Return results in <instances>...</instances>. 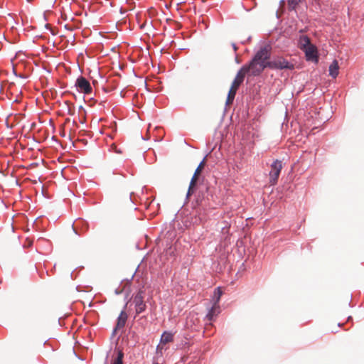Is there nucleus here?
Returning a JSON list of instances; mask_svg holds the SVG:
<instances>
[{
    "mask_svg": "<svg viewBox=\"0 0 364 364\" xmlns=\"http://www.w3.org/2000/svg\"><path fill=\"white\" fill-rule=\"evenodd\" d=\"M270 50L271 48L268 46L261 48L251 62L248 65H243L242 69H245V73L250 75H259L264 68H269Z\"/></svg>",
    "mask_w": 364,
    "mask_h": 364,
    "instance_id": "nucleus-1",
    "label": "nucleus"
},
{
    "mask_svg": "<svg viewBox=\"0 0 364 364\" xmlns=\"http://www.w3.org/2000/svg\"><path fill=\"white\" fill-rule=\"evenodd\" d=\"M269 68L277 70H294L295 64L292 61H288L283 57H277L268 63Z\"/></svg>",
    "mask_w": 364,
    "mask_h": 364,
    "instance_id": "nucleus-2",
    "label": "nucleus"
},
{
    "mask_svg": "<svg viewBox=\"0 0 364 364\" xmlns=\"http://www.w3.org/2000/svg\"><path fill=\"white\" fill-rule=\"evenodd\" d=\"M283 168L282 162L279 160H275L271 165L269 171V183L271 185H275L277 183L280 172Z\"/></svg>",
    "mask_w": 364,
    "mask_h": 364,
    "instance_id": "nucleus-3",
    "label": "nucleus"
},
{
    "mask_svg": "<svg viewBox=\"0 0 364 364\" xmlns=\"http://www.w3.org/2000/svg\"><path fill=\"white\" fill-rule=\"evenodd\" d=\"M133 302L135 305V311L136 314H139L145 311L146 305L144 301V296L142 291H139L134 296Z\"/></svg>",
    "mask_w": 364,
    "mask_h": 364,
    "instance_id": "nucleus-4",
    "label": "nucleus"
},
{
    "mask_svg": "<svg viewBox=\"0 0 364 364\" xmlns=\"http://www.w3.org/2000/svg\"><path fill=\"white\" fill-rule=\"evenodd\" d=\"M75 85L80 92L85 94H90L92 92V87L89 81L83 77L77 79Z\"/></svg>",
    "mask_w": 364,
    "mask_h": 364,
    "instance_id": "nucleus-5",
    "label": "nucleus"
},
{
    "mask_svg": "<svg viewBox=\"0 0 364 364\" xmlns=\"http://www.w3.org/2000/svg\"><path fill=\"white\" fill-rule=\"evenodd\" d=\"M306 58L308 60L318 61L317 50L314 45H311L304 50Z\"/></svg>",
    "mask_w": 364,
    "mask_h": 364,
    "instance_id": "nucleus-6",
    "label": "nucleus"
},
{
    "mask_svg": "<svg viewBox=\"0 0 364 364\" xmlns=\"http://www.w3.org/2000/svg\"><path fill=\"white\" fill-rule=\"evenodd\" d=\"M246 73L245 71V69L240 68V70L237 72L232 85L231 87L234 89L238 90L240 85L242 83L245 79Z\"/></svg>",
    "mask_w": 364,
    "mask_h": 364,
    "instance_id": "nucleus-7",
    "label": "nucleus"
},
{
    "mask_svg": "<svg viewBox=\"0 0 364 364\" xmlns=\"http://www.w3.org/2000/svg\"><path fill=\"white\" fill-rule=\"evenodd\" d=\"M127 314L124 311H122L119 316L117 318L116 326L114 329L113 333H115L118 330L124 327L127 321Z\"/></svg>",
    "mask_w": 364,
    "mask_h": 364,
    "instance_id": "nucleus-8",
    "label": "nucleus"
},
{
    "mask_svg": "<svg viewBox=\"0 0 364 364\" xmlns=\"http://www.w3.org/2000/svg\"><path fill=\"white\" fill-rule=\"evenodd\" d=\"M220 306L217 304H213L211 309H210L206 317L208 321H212L213 318L220 314Z\"/></svg>",
    "mask_w": 364,
    "mask_h": 364,
    "instance_id": "nucleus-9",
    "label": "nucleus"
},
{
    "mask_svg": "<svg viewBox=\"0 0 364 364\" xmlns=\"http://www.w3.org/2000/svg\"><path fill=\"white\" fill-rule=\"evenodd\" d=\"M338 70L339 66L338 61L336 60H334L332 63L329 66V75L331 76L333 78H336L338 75Z\"/></svg>",
    "mask_w": 364,
    "mask_h": 364,
    "instance_id": "nucleus-10",
    "label": "nucleus"
},
{
    "mask_svg": "<svg viewBox=\"0 0 364 364\" xmlns=\"http://www.w3.org/2000/svg\"><path fill=\"white\" fill-rule=\"evenodd\" d=\"M198 176L199 175L193 173L187 192V198H189L194 193V187L196 185Z\"/></svg>",
    "mask_w": 364,
    "mask_h": 364,
    "instance_id": "nucleus-11",
    "label": "nucleus"
},
{
    "mask_svg": "<svg viewBox=\"0 0 364 364\" xmlns=\"http://www.w3.org/2000/svg\"><path fill=\"white\" fill-rule=\"evenodd\" d=\"M198 176L199 175L193 173L187 192V198H189L194 193V187L196 185Z\"/></svg>",
    "mask_w": 364,
    "mask_h": 364,
    "instance_id": "nucleus-12",
    "label": "nucleus"
},
{
    "mask_svg": "<svg viewBox=\"0 0 364 364\" xmlns=\"http://www.w3.org/2000/svg\"><path fill=\"white\" fill-rule=\"evenodd\" d=\"M311 45L310 39L306 36H302L299 38V46L301 50L306 49Z\"/></svg>",
    "mask_w": 364,
    "mask_h": 364,
    "instance_id": "nucleus-13",
    "label": "nucleus"
},
{
    "mask_svg": "<svg viewBox=\"0 0 364 364\" xmlns=\"http://www.w3.org/2000/svg\"><path fill=\"white\" fill-rule=\"evenodd\" d=\"M223 291L220 287H218L214 290L213 295L212 297L213 304H219V301L220 300V297L223 295Z\"/></svg>",
    "mask_w": 364,
    "mask_h": 364,
    "instance_id": "nucleus-14",
    "label": "nucleus"
},
{
    "mask_svg": "<svg viewBox=\"0 0 364 364\" xmlns=\"http://www.w3.org/2000/svg\"><path fill=\"white\" fill-rule=\"evenodd\" d=\"M173 334L169 332H164L161 337V343L166 344L173 341Z\"/></svg>",
    "mask_w": 364,
    "mask_h": 364,
    "instance_id": "nucleus-15",
    "label": "nucleus"
},
{
    "mask_svg": "<svg viewBox=\"0 0 364 364\" xmlns=\"http://www.w3.org/2000/svg\"><path fill=\"white\" fill-rule=\"evenodd\" d=\"M237 90L234 89L233 87H230V90L228 92L227 100H226V105H229L232 103V102L235 99Z\"/></svg>",
    "mask_w": 364,
    "mask_h": 364,
    "instance_id": "nucleus-16",
    "label": "nucleus"
},
{
    "mask_svg": "<svg viewBox=\"0 0 364 364\" xmlns=\"http://www.w3.org/2000/svg\"><path fill=\"white\" fill-rule=\"evenodd\" d=\"M304 0H288V6L289 9L294 10L300 3Z\"/></svg>",
    "mask_w": 364,
    "mask_h": 364,
    "instance_id": "nucleus-17",
    "label": "nucleus"
},
{
    "mask_svg": "<svg viewBox=\"0 0 364 364\" xmlns=\"http://www.w3.org/2000/svg\"><path fill=\"white\" fill-rule=\"evenodd\" d=\"M124 353L122 350H119L117 357L114 360L113 364H123Z\"/></svg>",
    "mask_w": 364,
    "mask_h": 364,
    "instance_id": "nucleus-18",
    "label": "nucleus"
},
{
    "mask_svg": "<svg viewBox=\"0 0 364 364\" xmlns=\"http://www.w3.org/2000/svg\"><path fill=\"white\" fill-rule=\"evenodd\" d=\"M205 166V158L203 159V161L199 164L198 167L196 168L194 173H196L198 175H200L203 169L204 168Z\"/></svg>",
    "mask_w": 364,
    "mask_h": 364,
    "instance_id": "nucleus-19",
    "label": "nucleus"
},
{
    "mask_svg": "<svg viewBox=\"0 0 364 364\" xmlns=\"http://www.w3.org/2000/svg\"><path fill=\"white\" fill-rule=\"evenodd\" d=\"M232 47H233L234 50L237 51V46L235 43L232 44Z\"/></svg>",
    "mask_w": 364,
    "mask_h": 364,
    "instance_id": "nucleus-20",
    "label": "nucleus"
}]
</instances>
